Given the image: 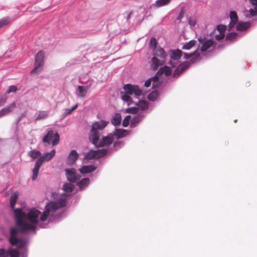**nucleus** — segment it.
Segmentation results:
<instances>
[{"label":"nucleus","instance_id":"6e6d98bb","mask_svg":"<svg viewBox=\"0 0 257 257\" xmlns=\"http://www.w3.org/2000/svg\"><path fill=\"white\" fill-rule=\"evenodd\" d=\"M249 3L252 5V6H257V0H248Z\"/></svg>","mask_w":257,"mask_h":257},{"label":"nucleus","instance_id":"e433bc0d","mask_svg":"<svg viewBox=\"0 0 257 257\" xmlns=\"http://www.w3.org/2000/svg\"><path fill=\"white\" fill-rule=\"evenodd\" d=\"M28 155L33 159H34L40 156L41 152L39 151H38L36 150H33L30 151L28 153Z\"/></svg>","mask_w":257,"mask_h":257},{"label":"nucleus","instance_id":"f3484780","mask_svg":"<svg viewBox=\"0 0 257 257\" xmlns=\"http://www.w3.org/2000/svg\"><path fill=\"white\" fill-rule=\"evenodd\" d=\"M229 17L230 22L228 27L229 28L231 29L235 26L238 21V17L236 12L235 11H231L229 14Z\"/></svg>","mask_w":257,"mask_h":257},{"label":"nucleus","instance_id":"603ef678","mask_svg":"<svg viewBox=\"0 0 257 257\" xmlns=\"http://www.w3.org/2000/svg\"><path fill=\"white\" fill-rule=\"evenodd\" d=\"M21 257H28V249L27 248H23L21 250Z\"/></svg>","mask_w":257,"mask_h":257},{"label":"nucleus","instance_id":"49530a36","mask_svg":"<svg viewBox=\"0 0 257 257\" xmlns=\"http://www.w3.org/2000/svg\"><path fill=\"white\" fill-rule=\"evenodd\" d=\"M43 162H44V161L42 160L41 157H40L36 160L34 166L40 168Z\"/></svg>","mask_w":257,"mask_h":257},{"label":"nucleus","instance_id":"bf43d9fd","mask_svg":"<svg viewBox=\"0 0 257 257\" xmlns=\"http://www.w3.org/2000/svg\"><path fill=\"white\" fill-rule=\"evenodd\" d=\"M91 86V84H90L89 85H87L86 86H85L84 87H87V90H88V89L90 87V86Z\"/></svg>","mask_w":257,"mask_h":257},{"label":"nucleus","instance_id":"09e8293b","mask_svg":"<svg viewBox=\"0 0 257 257\" xmlns=\"http://www.w3.org/2000/svg\"><path fill=\"white\" fill-rule=\"evenodd\" d=\"M0 257H9L8 249L6 250L4 248H0Z\"/></svg>","mask_w":257,"mask_h":257},{"label":"nucleus","instance_id":"4c0bfd02","mask_svg":"<svg viewBox=\"0 0 257 257\" xmlns=\"http://www.w3.org/2000/svg\"><path fill=\"white\" fill-rule=\"evenodd\" d=\"M237 37V34L236 33H230L226 35V39L229 41H233Z\"/></svg>","mask_w":257,"mask_h":257},{"label":"nucleus","instance_id":"f257e3e1","mask_svg":"<svg viewBox=\"0 0 257 257\" xmlns=\"http://www.w3.org/2000/svg\"><path fill=\"white\" fill-rule=\"evenodd\" d=\"M67 202L65 198L60 197L56 201H51L45 207V210L40 217H32L30 219L28 217H23L20 216L19 210H16V218H14L16 227H12L10 229L11 235L9 237H17L16 235L19 233H26L33 232L36 234L37 224L42 228L47 227L48 224L44 222L39 224V221L44 222L48 219L50 222H59L65 216V211L56 212V210L64 207Z\"/></svg>","mask_w":257,"mask_h":257},{"label":"nucleus","instance_id":"8fccbe9b","mask_svg":"<svg viewBox=\"0 0 257 257\" xmlns=\"http://www.w3.org/2000/svg\"><path fill=\"white\" fill-rule=\"evenodd\" d=\"M216 30L219 33H224L226 30V26L221 25H218Z\"/></svg>","mask_w":257,"mask_h":257},{"label":"nucleus","instance_id":"6e6552de","mask_svg":"<svg viewBox=\"0 0 257 257\" xmlns=\"http://www.w3.org/2000/svg\"><path fill=\"white\" fill-rule=\"evenodd\" d=\"M129 132L123 129L115 128L113 131V137H115L117 139L124 137L128 135ZM124 145V143L120 140L113 141V151L121 148Z\"/></svg>","mask_w":257,"mask_h":257},{"label":"nucleus","instance_id":"864d4df0","mask_svg":"<svg viewBox=\"0 0 257 257\" xmlns=\"http://www.w3.org/2000/svg\"><path fill=\"white\" fill-rule=\"evenodd\" d=\"M184 16V11L183 9H182V10H181V11L177 17V20L179 21H181V20L183 18Z\"/></svg>","mask_w":257,"mask_h":257},{"label":"nucleus","instance_id":"a18cd8bd","mask_svg":"<svg viewBox=\"0 0 257 257\" xmlns=\"http://www.w3.org/2000/svg\"><path fill=\"white\" fill-rule=\"evenodd\" d=\"M8 99L7 94H4L0 97V106H3Z\"/></svg>","mask_w":257,"mask_h":257},{"label":"nucleus","instance_id":"f03ea898","mask_svg":"<svg viewBox=\"0 0 257 257\" xmlns=\"http://www.w3.org/2000/svg\"><path fill=\"white\" fill-rule=\"evenodd\" d=\"M123 88L125 93L121 95V99L130 106L126 109L127 112L137 113L148 108V103L143 99L144 95L138 86L127 84Z\"/></svg>","mask_w":257,"mask_h":257},{"label":"nucleus","instance_id":"052dcab7","mask_svg":"<svg viewBox=\"0 0 257 257\" xmlns=\"http://www.w3.org/2000/svg\"><path fill=\"white\" fill-rule=\"evenodd\" d=\"M20 120H21V117H20V118H18V119L17 121H18V122H19V121H20Z\"/></svg>","mask_w":257,"mask_h":257},{"label":"nucleus","instance_id":"f704fd0d","mask_svg":"<svg viewBox=\"0 0 257 257\" xmlns=\"http://www.w3.org/2000/svg\"><path fill=\"white\" fill-rule=\"evenodd\" d=\"M196 42L195 40H192L189 42L185 43L182 48L183 50H190L195 45Z\"/></svg>","mask_w":257,"mask_h":257},{"label":"nucleus","instance_id":"bb28decb","mask_svg":"<svg viewBox=\"0 0 257 257\" xmlns=\"http://www.w3.org/2000/svg\"><path fill=\"white\" fill-rule=\"evenodd\" d=\"M163 61H161L158 58H157L155 56L153 57L152 58V64L151 67L154 69H157L159 66L163 65Z\"/></svg>","mask_w":257,"mask_h":257},{"label":"nucleus","instance_id":"6ab92c4d","mask_svg":"<svg viewBox=\"0 0 257 257\" xmlns=\"http://www.w3.org/2000/svg\"><path fill=\"white\" fill-rule=\"evenodd\" d=\"M96 169V167L92 165H89L86 166H83L79 169L80 173L82 174H85L87 173H92Z\"/></svg>","mask_w":257,"mask_h":257},{"label":"nucleus","instance_id":"dca6fc26","mask_svg":"<svg viewBox=\"0 0 257 257\" xmlns=\"http://www.w3.org/2000/svg\"><path fill=\"white\" fill-rule=\"evenodd\" d=\"M16 106L15 102H13L10 105L0 110V118L12 112Z\"/></svg>","mask_w":257,"mask_h":257},{"label":"nucleus","instance_id":"2eb2a0df","mask_svg":"<svg viewBox=\"0 0 257 257\" xmlns=\"http://www.w3.org/2000/svg\"><path fill=\"white\" fill-rule=\"evenodd\" d=\"M198 49H197L195 51L193 52V53H184V57L186 59H188L189 58L191 59V61L192 63H195L196 62L199 61L201 57H202V55L201 56V55L197 52Z\"/></svg>","mask_w":257,"mask_h":257},{"label":"nucleus","instance_id":"1a4fd4ad","mask_svg":"<svg viewBox=\"0 0 257 257\" xmlns=\"http://www.w3.org/2000/svg\"><path fill=\"white\" fill-rule=\"evenodd\" d=\"M108 150L106 149H98L97 150H91L86 153L84 159L86 160H91L92 159H100L104 156L107 153Z\"/></svg>","mask_w":257,"mask_h":257},{"label":"nucleus","instance_id":"aec40b11","mask_svg":"<svg viewBox=\"0 0 257 257\" xmlns=\"http://www.w3.org/2000/svg\"><path fill=\"white\" fill-rule=\"evenodd\" d=\"M87 92V87H84V86L78 85L76 91V95L78 97H84Z\"/></svg>","mask_w":257,"mask_h":257},{"label":"nucleus","instance_id":"de8ad7c7","mask_svg":"<svg viewBox=\"0 0 257 257\" xmlns=\"http://www.w3.org/2000/svg\"><path fill=\"white\" fill-rule=\"evenodd\" d=\"M47 116V113L45 111H41L39 113L38 115L37 116L36 119H41L45 118Z\"/></svg>","mask_w":257,"mask_h":257},{"label":"nucleus","instance_id":"4d7b16f0","mask_svg":"<svg viewBox=\"0 0 257 257\" xmlns=\"http://www.w3.org/2000/svg\"><path fill=\"white\" fill-rule=\"evenodd\" d=\"M57 195H58L57 194H56V193H54V192H53V193H52V195L53 196V198H55V196Z\"/></svg>","mask_w":257,"mask_h":257},{"label":"nucleus","instance_id":"ea45409f","mask_svg":"<svg viewBox=\"0 0 257 257\" xmlns=\"http://www.w3.org/2000/svg\"><path fill=\"white\" fill-rule=\"evenodd\" d=\"M150 47L154 50L156 48L159 46L157 45V42L156 39L154 37H152L151 39L150 43Z\"/></svg>","mask_w":257,"mask_h":257},{"label":"nucleus","instance_id":"4468645a","mask_svg":"<svg viewBox=\"0 0 257 257\" xmlns=\"http://www.w3.org/2000/svg\"><path fill=\"white\" fill-rule=\"evenodd\" d=\"M198 41L202 44L200 48V51L202 53L207 51L213 46L214 43L213 41L211 39L205 41L204 39L201 37L198 38Z\"/></svg>","mask_w":257,"mask_h":257},{"label":"nucleus","instance_id":"39448f33","mask_svg":"<svg viewBox=\"0 0 257 257\" xmlns=\"http://www.w3.org/2000/svg\"><path fill=\"white\" fill-rule=\"evenodd\" d=\"M16 203L10 202V207L14 211V218H16V210L18 209L19 210V213L20 216L23 217H28L30 219L32 217H40L42 214L40 211L35 208H32L28 212H25L23 210L22 208L15 207Z\"/></svg>","mask_w":257,"mask_h":257},{"label":"nucleus","instance_id":"5fc2aeb1","mask_svg":"<svg viewBox=\"0 0 257 257\" xmlns=\"http://www.w3.org/2000/svg\"><path fill=\"white\" fill-rule=\"evenodd\" d=\"M152 80V79H151L147 80L144 84L145 86H146V87H149L151 84Z\"/></svg>","mask_w":257,"mask_h":257},{"label":"nucleus","instance_id":"412c9836","mask_svg":"<svg viewBox=\"0 0 257 257\" xmlns=\"http://www.w3.org/2000/svg\"><path fill=\"white\" fill-rule=\"evenodd\" d=\"M171 68L167 66L161 67L157 73V75H161L164 74L166 76L170 75L172 73Z\"/></svg>","mask_w":257,"mask_h":257},{"label":"nucleus","instance_id":"72a5a7b5","mask_svg":"<svg viewBox=\"0 0 257 257\" xmlns=\"http://www.w3.org/2000/svg\"><path fill=\"white\" fill-rule=\"evenodd\" d=\"M11 22V19L10 17H4L0 20V29L5 27Z\"/></svg>","mask_w":257,"mask_h":257},{"label":"nucleus","instance_id":"13d9d810","mask_svg":"<svg viewBox=\"0 0 257 257\" xmlns=\"http://www.w3.org/2000/svg\"><path fill=\"white\" fill-rule=\"evenodd\" d=\"M189 23L190 25H192L193 26H194L195 23L193 22V24H191V21L190 19L189 20Z\"/></svg>","mask_w":257,"mask_h":257},{"label":"nucleus","instance_id":"20e7f679","mask_svg":"<svg viewBox=\"0 0 257 257\" xmlns=\"http://www.w3.org/2000/svg\"><path fill=\"white\" fill-rule=\"evenodd\" d=\"M108 123V121L101 120L92 124L91 130L88 134V139L92 144H95L97 140H99L100 136L99 131L103 130Z\"/></svg>","mask_w":257,"mask_h":257},{"label":"nucleus","instance_id":"0eeeda50","mask_svg":"<svg viewBox=\"0 0 257 257\" xmlns=\"http://www.w3.org/2000/svg\"><path fill=\"white\" fill-rule=\"evenodd\" d=\"M45 55L43 51H39L36 55L35 67L31 71L30 74H33L40 72L42 71L44 64Z\"/></svg>","mask_w":257,"mask_h":257},{"label":"nucleus","instance_id":"a878e982","mask_svg":"<svg viewBox=\"0 0 257 257\" xmlns=\"http://www.w3.org/2000/svg\"><path fill=\"white\" fill-rule=\"evenodd\" d=\"M172 0H157L155 3L152 5L153 7L160 8L168 5Z\"/></svg>","mask_w":257,"mask_h":257},{"label":"nucleus","instance_id":"393cba45","mask_svg":"<svg viewBox=\"0 0 257 257\" xmlns=\"http://www.w3.org/2000/svg\"><path fill=\"white\" fill-rule=\"evenodd\" d=\"M253 8H250L249 11L246 10L244 12V16L246 17H254L257 15V6H253Z\"/></svg>","mask_w":257,"mask_h":257},{"label":"nucleus","instance_id":"2f4dec72","mask_svg":"<svg viewBox=\"0 0 257 257\" xmlns=\"http://www.w3.org/2000/svg\"><path fill=\"white\" fill-rule=\"evenodd\" d=\"M159 76L160 75H156V76L152 78V80L153 81L152 84V87L153 88L158 87L161 84L162 80H159Z\"/></svg>","mask_w":257,"mask_h":257},{"label":"nucleus","instance_id":"cd10ccee","mask_svg":"<svg viewBox=\"0 0 257 257\" xmlns=\"http://www.w3.org/2000/svg\"><path fill=\"white\" fill-rule=\"evenodd\" d=\"M142 116L140 115H137L134 116L132 119H131L130 126L131 127H135L136 126L142 119Z\"/></svg>","mask_w":257,"mask_h":257},{"label":"nucleus","instance_id":"9b49d317","mask_svg":"<svg viewBox=\"0 0 257 257\" xmlns=\"http://www.w3.org/2000/svg\"><path fill=\"white\" fill-rule=\"evenodd\" d=\"M65 175L70 183H75L81 178V175L77 173L76 170L74 168L65 169Z\"/></svg>","mask_w":257,"mask_h":257},{"label":"nucleus","instance_id":"58836bf2","mask_svg":"<svg viewBox=\"0 0 257 257\" xmlns=\"http://www.w3.org/2000/svg\"><path fill=\"white\" fill-rule=\"evenodd\" d=\"M159 95L157 91H153L148 95V99L151 101H154L157 99Z\"/></svg>","mask_w":257,"mask_h":257},{"label":"nucleus","instance_id":"c9c22d12","mask_svg":"<svg viewBox=\"0 0 257 257\" xmlns=\"http://www.w3.org/2000/svg\"><path fill=\"white\" fill-rule=\"evenodd\" d=\"M121 117L119 113H116L113 116V125H119L121 122Z\"/></svg>","mask_w":257,"mask_h":257},{"label":"nucleus","instance_id":"9d476101","mask_svg":"<svg viewBox=\"0 0 257 257\" xmlns=\"http://www.w3.org/2000/svg\"><path fill=\"white\" fill-rule=\"evenodd\" d=\"M132 15L133 12H131L128 13L120 15L117 17L116 22L119 28L115 30L116 34L119 33L124 28L125 25L128 23V20Z\"/></svg>","mask_w":257,"mask_h":257},{"label":"nucleus","instance_id":"b1692460","mask_svg":"<svg viewBox=\"0 0 257 257\" xmlns=\"http://www.w3.org/2000/svg\"><path fill=\"white\" fill-rule=\"evenodd\" d=\"M56 153L55 149L52 150L50 152L44 153L41 156L42 160L44 161H49L51 160L54 156Z\"/></svg>","mask_w":257,"mask_h":257},{"label":"nucleus","instance_id":"c03bdc74","mask_svg":"<svg viewBox=\"0 0 257 257\" xmlns=\"http://www.w3.org/2000/svg\"><path fill=\"white\" fill-rule=\"evenodd\" d=\"M18 90V88L15 85H10L8 87V89L5 94L8 95V94L12 92H16Z\"/></svg>","mask_w":257,"mask_h":257},{"label":"nucleus","instance_id":"423d86ee","mask_svg":"<svg viewBox=\"0 0 257 257\" xmlns=\"http://www.w3.org/2000/svg\"><path fill=\"white\" fill-rule=\"evenodd\" d=\"M60 141V136L57 132L50 130H49L42 139L44 143H46L47 145L52 144V146L57 145Z\"/></svg>","mask_w":257,"mask_h":257},{"label":"nucleus","instance_id":"ddd939ff","mask_svg":"<svg viewBox=\"0 0 257 257\" xmlns=\"http://www.w3.org/2000/svg\"><path fill=\"white\" fill-rule=\"evenodd\" d=\"M97 140L95 144H93L96 148H99L108 146L112 143V133H109L107 136L102 137L99 142Z\"/></svg>","mask_w":257,"mask_h":257},{"label":"nucleus","instance_id":"79ce46f5","mask_svg":"<svg viewBox=\"0 0 257 257\" xmlns=\"http://www.w3.org/2000/svg\"><path fill=\"white\" fill-rule=\"evenodd\" d=\"M19 197V192L18 191L13 193L10 198V202L16 203Z\"/></svg>","mask_w":257,"mask_h":257},{"label":"nucleus","instance_id":"c85d7f7f","mask_svg":"<svg viewBox=\"0 0 257 257\" xmlns=\"http://www.w3.org/2000/svg\"><path fill=\"white\" fill-rule=\"evenodd\" d=\"M250 23L249 22H239L236 25V29L239 31L245 30L250 27Z\"/></svg>","mask_w":257,"mask_h":257},{"label":"nucleus","instance_id":"c756f323","mask_svg":"<svg viewBox=\"0 0 257 257\" xmlns=\"http://www.w3.org/2000/svg\"><path fill=\"white\" fill-rule=\"evenodd\" d=\"M8 256L10 257H20V253L17 249L11 247L8 249Z\"/></svg>","mask_w":257,"mask_h":257},{"label":"nucleus","instance_id":"37998d69","mask_svg":"<svg viewBox=\"0 0 257 257\" xmlns=\"http://www.w3.org/2000/svg\"><path fill=\"white\" fill-rule=\"evenodd\" d=\"M131 121V116L130 115H127L125 117L122 121V125L124 127H126L129 124V123Z\"/></svg>","mask_w":257,"mask_h":257},{"label":"nucleus","instance_id":"7ed1b4c3","mask_svg":"<svg viewBox=\"0 0 257 257\" xmlns=\"http://www.w3.org/2000/svg\"><path fill=\"white\" fill-rule=\"evenodd\" d=\"M169 53L170 56L169 64L173 67H176L177 66V68L174 72L173 76L174 77L178 76L188 67L189 64L187 62H184L179 65V60L183 54L181 50L179 49L170 50Z\"/></svg>","mask_w":257,"mask_h":257},{"label":"nucleus","instance_id":"680f3d73","mask_svg":"<svg viewBox=\"0 0 257 257\" xmlns=\"http://www.w3.org/2000/svg\"><path fill=\"white\" fill-rule=\"evenodd\" d=\"M110 122L112 123V118L110 119Z\"/></svg>","mask_w":257,"mask_h":257},{"label":"nucleus","instance_id":"f8f14e48","mask_svg":"<svg viewBox=\"0 0 257 257\" xmlns=\"http://www.w3.org/2000/svg\"><path fill=\"white\" fill-rule=\"evenodd\" d=\"M10 243L12 245L16 246L18 248L21 249L26 248L25 246L28 243V240L22 237H11L9 239Z\"/></svg>","mask_w":257,"mask_h":257},{"label":"nucleus","instance_id":"5701e85b","mask_svg":"<svg viewBox=\"0 0 257 257\" xmlns=\"http://www.w3.org/2000/svg\"><path fill=\"white\" fill-rule=\"evenodd\" d=\"M153 52L154 55L158 56L163 59L165 58L167 55V53L165 52L164 49L160 46L157 47L156 49L153 50Z\"/></svg>","mask_w":257,"mask_h":257},{"label":"nucleus","instance_id":"4be33fe9","mask_svg":"<svg viewBox=\"0 0 257 257\" xmlns=\"http://www.w3.org/2000/svg\"><path fill=\"white\" fill-rule=\"evenodd\" d=\"M78 155L76 150H73L69 153L68 158L67 161L69 164L74 163L76 160L78 159Z\"/></svg>","mask_w":257,"mask_h":257},{"label":"nucleus","instance_id":"3c124183","mask_svg":"<svg viewBox=\"0 0 257 257\" xmlns=\"http://www.w3.org/2000/svg\"><path fill=\"white\" fill-rule=\"evenodd\" d=\"M225 36L224 33H219L218 34H216L215 36V38L216 40L219 41L224 38Z\"/></svg>","mask_w":257,"mask_h":257},{"label":"nucleus","instance_id":"473e14b6","mask_svg":"<svg viewBox=\"0 0 257 257\" xmlns=\"http://www.w3.org/2000/svg\"><path fill=\"white\" fill-rule=\"evenodd\" d=\"M78 107V104H75L71 108H66L64 110L63 113L62 114V117H65L67 115L71 114L73 110L76 109Z\"/></svg>","mask_w":257,"mask_h":257},{"label":"nucleus","instance_id":"7c9ffc66","mask_svg":"<svg viewBox=\"0 0 257 257\" xmlns=\"http://www.w3.org/2000/svg\"><path fill=\"white\" fill-rule=\"evenodd\" d=\"M72 183H66L63 185V189L67 192H72L74 188V185Z\"/></svg>","mask_w":257,"mask_h":257},{"label":"nucleus","instance_id":"a19ab883","mask_svg":"<svg viewBox=\"0 0 257 257\" xmlns=\"http://www.w3.org/2000/svg\"><path fill=\"white\" fill-rule=\"evenodd\" d=\"M39 169V168L34 166V168L33 170V175L32 176V179L33 180H35L37 178Z\"/></svg>","mask_w":257,"mask_h":257},{"label":"nucleus","instance_id":"a211bd4d","mask_svg":"<svg viewBox=\"0 0 257 257\" xmlns=\"http://www.w3.org/2000/svg\"><path fill=\"white\" fill-rule=\"evenodd\" d=\"M76 182L79 190L81 191L85 189L88 186L90 180L88 178H84L81 180H79L77 181Z\"/></svg>","mask_w":257,"mask_h":257}]
</instances>
